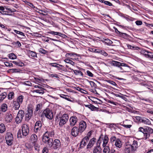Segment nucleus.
<instances>
[{
  "mask_svg": "<svg viewBox=\"0 0 153 153\" xmlns=\"http://www.w3.org/2000/svg\"><path fill=\"white\" fill-rule=\"evenodd\" d=\"M103 135L102 134H101L99 138V140L97 142V146L94 147L93 150V153H101L102 152V149L100 145V143L101 142L102 140H103Z\"/></svg>",
  "mask_w": 153,
  "mask_h": 153,
  "instance_id": "obj_1",
  "label": "nucleus"
},
{
  "mask_svg": "<svg viewBox=\"0 0 153 153\" xmlns=\"http://www.w3.org/2000/svg\"><path fill=\"white\" fill-rule=\"evenodd\" d=\"M42 142L48 146V147L51 148L52 146V143L53 140L52 139L50 138L47 136V133H45L43 134L42 138Z\"/></svg>",
  "mask_w": 153,
  "mask_h": 153,
  "instance_id": "obj_2",
  "label": "nucleus"
},
{
  "mask_svg": "<svg viewBox=\"0 0 153 153\" xmlns=\"http://www.w3.org/2000/svg\"><path fill=\"white\" fill-rule=\"evenodd\" d=\"M25 115V112L22 110H19L15 118V122L17 124L20 123L22 121Z\"/></svg>",
  "mask_w": 153,
  "mask_h": 153,
  "instance_id": "obj_3",
  "label": "nucleus"
},
{
  "mask_svg": "<svg viewBox=\"0 0 153 153\" xmlns=\"http://www.w3.org/2000/svg\"><path fill=\"white\" fill-rule=\"evenodd\" d=\"M44 115L47 118L51 120L53 118V113L49 108H46L43 111L41 117L44 116Z\"/></svg>",
  "mask_w": 153,
  "mask_h": 153,
  "instance_id": "obj_4",
  "label": "nucleus"
},
{
  "mask_svg": "<svg viewBox=\"0 0 153 153\" xmlns=\"http://www.w3.org/2000/svg\"><path fill=\"white\" fill-rule=\"evenodd\" d=\"M69 119L68 115V114H64L61 117H60L59 126H62L63 125L66 123L68 121Z\"/></svg>",
  "mask_w": 153,
  "mask_h": 153,
  "instance_id": "obj_5",
  "label": "nucleus"
},
{
  "mask_svg": "<svg viewBox=\"0 0 153 153\" xmlns=\"http://www.w3.org/2000/svg\"><path fill=\"white\" fill-rule=\"evenodd\" d=\"M136 119L140 123L147 125H151L150 120L146 117L137 116L136 117Z\"/></svg>",
  "mask_w": 153,
  "mask_h": 153,
  "instance_id": "obj_6",
  "label": "nucleus"
},
{
  "mask_svg": "<svg viewBox=\"0 0 153 153\" xmlns=\"http://www.w3.org/2000/svg\"><path fill=\"white\" fill-rule=\"evenodd\" d=\"M22 135L26 137L29 132L28 125V124H23L22 126Z\"/></svg>",
  "mask_w": 153,
  "mask_h": 153,
  "instance_id": "obj_7",
  "label": "nucleus"
},
{
  "mask_svg": "<svg viewBox=\"0 0 153 153\" xmlns=\"http://www.w3.org/2000/svg\"><path fill=\"white\" fill-rule=\"evenodd\" d=\"M28 112L25 114V120L28 121L31 119L33 114V109L31 107L28 108Z\"/></svg>",
  "mask_w": 153,
  "mask_h": 153,
  "instance_id": "obj_8",
  "label": "nucleus"
},
{
  "mask_svg": "<svg viewBox=\"0 0 153 153\" xmlns=\"http://www.w3.org/2000/svg\"><path fill=\"white\" fill-rule=\"evenodd\" d=\"M86 126L87 125L85 121L83 120H82L80 122L78 128L80 130V133L81 134L85 129Z\"/></svg>",
  "mask_w": 153,
  "mask_h": 153,
  "instance_id": "obj_9",
  "label": "nucleus"
},
{
  "mask_svg": "<svg viewBox=\"0 0 153 153\" xmlns=\"http://www.w3.org/2000/svg\"><path fill=\"white\" fill-rule=\"evenodd\" d=\"M79 133H80V130L77 127H74L71 130V134L74 137H76Z\"/></svg>",
  "mask_w": 153,
  "mask_h": 153,
  "instance_id": "obj_10",
  "label": "nucleus"
},
{
  "mask_svg": "<svg viewBox=\"0 0 153 153\" xmlns=\"http://www.w3.org/2000/svg\"><path fill=\"white\" fill-rule=\"evenodd\" d=\"M134 151L131 145H126L124 149V153H131Z\"/></svg>",
  "mask_w": 153,
  "mask_h": 153,
  "instance_id": "obj_11",
  "label": "nucleus"
},
{
  "mask_svg": "<svg viewBox=\"0 0 153 153\" xmlns=\"http://www.w3.org/2000/svg\"><path fill=\"white\" fill-rule=\"evenodd\" d=\"M61 143L60 140L57 139H55L53 143L52 148L54 149H56L60 147Z\"/></svg>",
  "mask_w": 153,
  "mask_h": 153,
  "instance_id": "obj_12",
  "label": "nucleus"
},
{
  "mask_svg": "<svg viewBox=\"0 0 153 153\" xmlns=\"http://www.w3.org/2000/svg\"><path fill=\"white\" fill-rule=\"evenodd\" d=\"M111 63L112 65L116 67H117L118 68L120 67V66H121L122 67L126 66L127 64L125 63H121L119 62L113 60L111 62Z\"/></svg>",
  "mask_w": 153,
  "mask_h": 153,
  "instance_id": "obj_13",
  "label": "nucleus"
},
{
  "mask_svg": "<svg viewBox=\"0 0 153 153\" xmlns=\"http://www.w3.org/2000/svg\"><path fill=\"white\" fill-rule=\"evenodd\" d=\"M77 121V118L75 116L71 117L70 119V125L72 126H75Z\"/></svg>",
  "mask_w": 153,
  "mask_h": 153,
  "instance_id": "obj_14",
  "label": "nucleus"
},
{
  "mask_svg": "<svg viewBox=\"0 0 153 153\" xmlns=\"http://www.w3.org/2000/svg\"><path fill=\"white\" fill-rule=\"evenodd\" d=\"M13 117L10 112H7L6 114L5 120L7 123H10L12 120Z\"/></svg>",
  "mask_w": 153,
  "mask_h": 153,
  "instance_id": "obj_15",
  "label": "nucleus"
},
{
  "mask_svg": "<svg viewBox=\"0 0 153 153\" xmlns=\"http://www.w3.org/2000/svg\"><path fill=\"white\" fill-rule=\"evenodd\" d=\"M48 33L49 34H51L54 35L59 36L64 38H66L67 37V36L65 34L59 32L51 31L48 32Z\"/></svg>",
  "mask_w": 153,
  "mask_h": 153,
  "instance_id": "obj_16",
  "label": "nucleus"
},
{
  "mask_svg": "<svg viewBox=\"0 0 153 153\" xmlns=\"http://www.w3.org/2000/svg\"><path fill=\"white\" fill-rule=\"evenodd\" d=\"M96 140V139L94 137L91 139L88 144L87 145V149H91L95 143Z\"/></svg>",
  "mask_w": 153,
  "mask_h": 153,
  "instance_id": "obj_17",
  "label": "nucleus"
},
{
  "mask_svg": "<svg viewBox=\"0 0 153 153\" xmlns=\"http://www.w3.org/2000/svg\"><path fill=\"white\" fill-rule=\"evenodd\" d=\"M10 12L7 11L5 10V6H0V13L2 15H11V14H8Z\"/></svg>",
  "mask_w": 153,
  "mask_h": 153,
  "instance_id": "obj_18",
  "label": "nucleus"
},
{
  "mask_svg": "<svg viewBox=\"0 0 153 153\" xmlns=\"http://www.w3.org/2000/svg\"><path fill=\"white\" fill-rule=\"evenodd\" d=\"M114 145L116 147L120 148L122 147L123 143L120 139L117 138V140L115 142Z\"/></svg>",
  "mask_w": 153,
  "mask_h": 153,
  "instance_id": "obj_19",
  "label": "nucleus"
},
{
  "mask_svg": "<svg viewBox=\"0 0 153 153\" xmlns=\"http://www.w3.org/2000/svg\"><path fill=\"white\" fill-rule=\"evenodd\" d=\"M31 140L33 143H35L37 142L38 140L37 136L35 134H33L31 136Z\"/></svg>",
  "mask_w": 153,
  "mask_h": 153,
  "instance_id": "obj_20",
  "label": "nucleus"
},
{
  "mask_svg": "<svg viewBox=\"0 0 153 153\" xmlns=\"http://www.w3.org/2000/svg\"><path fill=\"white\" fill-rule=\"evenodd\" d=\"M13 31L16 34L19 35L20 37H19L17 36V37L19 38H24V37H25L24 33L22 32L18 31L16 30H14Z\"/></svg>",
  "mask_w": 153,
  "mask_h": 153,
  "instance_id": "obj_21",
  "label": "nucleus"
},
{
  "mask_svg": "<svg viewBox=\"0 0 153 153\" xmlns=\"http://www.w3.org/2000/svg\"><path fill=\"white\" fill-rule=\"evenodd\" d=\"M126 121L128 122L129 124H123L122 125L123 127L127 128H130L132 126V122L130 120H126Z\"/></svg>",
  "mask_w": 153,
  "mask_h": 153,
  "instance_id": "obj_22",
  "label": "nucleus"
},
{
  "mask_svg": "<svg viewBox=\"0 0 153 153\" xmlns=\"http://www.w3.org/2000/svg\"><path fill=\"white\" fill-rule=\"evenodd\" d=\"M108 141V136L106 135H105L104 136V138L103 139V143L102 146L103 147L105 146L107 143Z\"/></svg>",
  "mask_w": 153,
  "mask_h": 153,
  "instance_id": "obj_23",
  "label": "nucleus"
},
{
  "mask_svg": "<svg viewBox=\"0 0 153 153\" xmlns=\"http://www.w3.org/2000/svg\"><path fill=\"white\" fill-rule=\"evenodd\" d=\"M13 107L15 110L19 109L20 107V104L16 101H13Z\"/></svg>",
  "mask_w": 153,
  "mask_h": 153,
  "instance_id": "obj_24",
  "label": "nucleus"
},
{
  "mask_svg": "<svg viewBox=\"0 0 153 153\" xmlns=\"http://www.w3.org/2000/svg\"><path fill=\"white\" fill-rule=\"evenodd\" d=\"M5 139L13 140V134L10 132L7 133L5 137Z\"/></svg>",
  "mask_w": 153,
  "mask_h": 153,
  "instance_id": "obj_25",
  "label": "nucleus"
},
{
  "mask_svg": "<svg viewBox=\"0 0 153 153\" xmlns=\"http://www.w3.org/2000/svg\"><path fill=\"white\" fill-rule=\"evenodd\" d=\"M7 109V106L6 104H3L1 107V111L3 112H5Z\"/></svg>",
  "mask_w": 153,
  "mask_h": 153,
  "instance_id": "obj_26",
  "label": "nucleus"
},
{
  "mask_svg": "<svg viewBox=\"0 0 153 153\" xmlns=\"http://www.w3.org/2000/svg\"><path fill=\"white\" fill-rule=\"evenodd\" d=\"M6 130L5 125L3 123H1L0 124V133H3Z\"/></svg>",
  "mask_w": 153,
  "mask_h": 153,
  "instance_id": "obj_27",
  "label": "nucleus"
},
{
  "mask_svg": "<svg viewBox=\"0 0 153 153\" xmlns=\"http://www.w3.org/2000/svg\"><path fill=\"white\" fill-rule=\"evenodd\" d=\"M60 97H62L63 98H64V99L66 100H67L68 101H70V102H74V101L73 100H71L70 99H69L68 98H67V97H69V96H68V95L62 94L60 95Z\"/></svg>",
  "mask_w": 153,
  "mask_h": 153,
  "instance_id": "obj_28",
  "label": "nucleus"
},
{
  "mask_svg": "<svg viewBox=\"0 0 153 153\" xmlns=\"http://www.w3.org/2000/svg\"><path fill=\"white\" fill-rule=\"evenodd\" d=\"M102 42L108 45H110L113 43L112 42L108 39H104V40Z\"/></svg>",
  "mask_w": 153,
  "mask_h": 153,
  "instance_id": "obj_29",
  "label": "nucleus"
},
{
  "mask_svg": "<svg viewBox=\"0 0 153 153\" xmlns=\"http://www.w3.org/2000/svg\"><path fill=\"white\" fill-rule=\"evenodd\" d=\"M39 11L37 13L44 16H46L48 15V11L45 10H38Z\"/></svg>",
  "mask_w": 153,
  "mask_h": 153,
  "instance_id": "obj_30",
  "label": "nucleus"
},
{
  "mask_svg": "<svg viewBox=\"0 0 153 153\" xmlns=\"http://www.w3.org/2000/svg\"><path fill=\"white\" fill-rule=\"evenodd\" d=\"M7 95L6 92H4L0 95V102H1L6 97Z\"/></svg>",
  "mask_w": 153,
  "mask_h": 153,
  "instance_id": "obj_31",
  "label": "nucleus"
},
{
  "mask_svg": "<svg viewBox=\"0 0 153 153\" xmlns=\"http://www.w3.org/2000/svg\"><path fill=\"white\" fill-rule=\"evenodd\" d=\"M133 148L134 149V151L136 150V149L137 148V141L134 140L133 141V143L132 145H131Z\"/></svg>",
  "mask_w": 153,
  "mask_h": 153,
  "instance_id": "obj_32",
  "label": "nucleus"
},
{
  "mask_svg": "<svg viewBox=\"0 0 153 153\" xmlns=\"http://www.w3.org/2000/svg\"><path fill=\"white\" fill-rule=\"evenodd\" d=\"M23 98L24 96L22 95H21L18 97L16 101L18 102L20 104H22V102Z\"/></svg>",
  "mask_w": 153,
  "mask_h": 153,
  "instance_id": "obj_33",
  "label": "nucleus"
},
{
  "mask_svg": "<svg viewBox=\"0 0 153 153\" xmlns=\"http://www.w3.org/2000/svg\"><path fill=\"white\" fill-rule=\"evenodd\" d=\"M74 72L75 75H80L81 76H83L82 73L79 70H75L73 71Z\"/></svg>",
  "mask_w": 153,
  "mask_h": 153,
  "instance_id": "obj_34",
  "label": "nucleus"
},
{
  "mask_svg": "<svg viewBox=\"0 0 153 153\" xmlns=\"http://www.w3.org/2000/svg\"><path fill=\"white\" fill-rule=\"evenodd\" d=\"M9 58L12 59H14L16 58V56L13 53H10L8 55Z\"/></svg>",
  "mask_w": 153,
  "mask_h": 153,
  "instance_id": "obj_35",
  "label": "nucleus"
},
{
  "mask_svg": "<svg viewBox=\"0 0 153 153\" xmlns=\"http://www.w3.org/2000/svg\"><path fill=\"white\" fill-rule=\"evenodd\" d=\"M103 149V153H109L110 148L108 146H105Z\"/></svg>",
  "mask_w": 153,
  "mask_h": 153,
  "instance_id": "obj_36",
  "label": "nucleus"
},
{
  "mask_svg": "<svg viewBox=\"0 0 153 153\" xmlns=\"http://www.w3.org/2000/svg\"><path fill=\"white\" fill-rule=\"evenodd\" d=\"M65 62L67 63H70L72 65H74L75 63L74 62L71 60H70L68 59H65Z\"/></svg>",
  "mask_w": 153,
  "mask_h": 153,
  "instance_id": "obj_37",
  "label": "nucleus"
},
{
  "mask_svg": "<svg viewBox=\"0 0 153 153\" xmlns=\"http://www.w3.org/2000/svg\"><path fill=\"white\" fill-rule=\"evenodd\" d=\"M39 52L41 53L47 55H48V51L43 48H40L39 50Z\"/></svg>",
  "mask_w": 153,
  "mask_h": 153,
  "instance_id": "obj_38",
  "label": "nucleus"
},
{
  "mask_svg": "<svg viewBox=\"0 0 153 153\" xmlns=\"http://www.w3.org/2000/svg\"><path fill=\"white\" fill-rule=\"evenodd\" d=\"M33 92H36V93H38L39 94H44V90H40V89H36L34 90L33 91Z\"/></svg>",
  "mask_w": 153,
  "mask_h": 153,
  "instance_id": "obj_39",
  "label": "nucleus"
},
{
  "mask_svg": "<svg viewBox=\"0 0 153 153\" xmlns=\"http://www.w3.org/2000/svg\"><path fill=\"white\" fill-rule=\"evenodd\" d=\"M42 105L41 103H40L38 104L36 106L35 112H36L39 110H40L42 108Z\"/></svg>",
  "mask_w": 153,
  "mask_h": 153,
  "instance_id": "obj_40",
  "label": "nucleus"
},
{
  "mask_svg": "<svg viewBox=\"0 0 153 153\" xmlns=\"http://www.w3.org/2000/svg\"><path fill=\"white\" fill-rule=\"evenodd\" d=\"M146 57L147 58L153 59V53L148 51V53H147Z\"/></svg>",
  "mask_w": 153,
  "mask_h": 153,
  "instance_id": "obj_41",
  "label": "nucleus"
},
{
  "mask_svg": "<svg viewBox=\"0 0 153 153\" xmlns=\"http://www.w3.org/2000/svg\"><path fill=\"white\" fill-rule=\"evenodd\" d=\"M47 133V136L50 138V137H52L54 135V132L51 131V132L46 131L45 133Z\"/></svg>",
  "mask_w": 153,
  "mask_h": 153,
  "instance_id": "obj_42",
  "label": "nucleus"
},
{
  "mask_svg": "<svg viewBox=\"0 0 153 153\" xmlns=\"http://www.w3.org/2000/svg\"><path fill=\"white\" fill-rule=\"evenodd\" d=\"M50 65L52 66L59 68L60 67H62V66L56 63H51Z\"/></svg>",
  "mask_w": 153,
  "mask_h": 153,
  "instance_id": "obj_43",
  "label": "nucleus"
},
{
  "mask_svg": "<svg viewBox=\"0 0 153 153\" xmlns=\"http://www.w3.org/2000/svg\"><path fill=\"white\" fill-rule=\"evenodd\" d=\"M14 92H10L8 95V98L9 100H11L13 98V97H14Z\"/></svg>",
  "mask_w": 153,
  "mask_h": 153,
  "instance_id": "obj_44",
  "label": "nucleus"
},
{
  "mask_svg": "<svg viewBox=\"0 0 153 153\" xmlns=\"http://www.w3.org/2000/svg\"><path fill=\"white\" fill-rule=\"evenodd\" d=\"M35 126L41 128L42 126V122L40 121H37L35 124Z\"/></svg>",
  "mask_w": 153,
  "mask_h": 153,
  "instance_id": "obj_45",
  "label": "nucleus"
},
{
  "mask_svg": "<svg viewBox=\"0 0 153 153\" xmlns=\"http://www.w3.org/2000/svg\"><path fill=\"white\" fill-rule=\"evenodd\" d=\"M29 54L30 55H31L32 57H37L36 53L33 51H30L29 52Z\"/></svg>",
  "mask_w": 153,
  "mask_h": 153,
  "instance_id": "obj_46",
  "label": "nucleus"
},
{
  "mask_svg": "<svg viewBox=\"0 0 153 153\" xmlns=\"http://www.w3.org/2000/svg\"><path fill=\"white\" fill-rule=\"evenodd\" d=\"M146 129L147 130V133L152 134L153 132V129L151 128L147 127H146Z\"/></svg>",
  "mask_w": 153,
  "mask_h": 153,
  "instance_id": "obj_47",
  "label": "nucleus"
},
{
  "mask_svg": "<svg viewBox=\"0 0 153 153\" xmlns=\"http://www.w3.org/2000/svg\"><path fill=\"white\" fill-rule=\"evenodd\" d=\"M123 72H128V70L127 69L126 67L128 68L129 69H130V67L129 66L127 65L126 66H123Z\"/></svg>",
  "mask_w": 153,
  "mask_h": 153,
  "instance_id": "obj_48",
  "label": "nucleus"
},
{
  "mask_svg": "<svg viewBox=\"0 0 153 153\" xmlns=\"http://www.w3.org/2000/svg\"><path fill=\"white\" fill-rule=\"evenodd\" d=\"M140 52L141 54H143L146 57L147 53H148V51L143 49L140 51Z\"/></svg>",
  "mask_w": 153,
  "mask_h": 153,
  "instance_id": "obj_49",
  "label": "nucleus"
},
{
  "mask_svg": "<svg viewBox=\"0 0 153 153\" xmlns=\"http://www.w3.org/2000/svg\"><path fill=\"white\" fill-rule=\"evenodd\" d=\"M119 35L120 36L124 38H125V37H128L129 36V35L128 34H127L126 33H122L121 32H120V33Z\"/></svg>",
  "mask_w": 153,
  "mask_h": 153,
  "instance_id": "obj_50",
  "label": "nucleus"
},
{
  "mask_svg": "<svg viewBox=\"0 0 153 153\" xmlns=\"http://www.w3.org/2000/svg\"><path fill=\"white\" fill-rule=\"evenodd\" d=\"M7 144L8 146H11L13 143L12 141L13 140H11L10 139L6 140Z\"/></svg>",
  "mask_w": 153,
  "mask_h": 153,
  "instance_id": "obj_51",
  "label": "nucleus"
},
{
  "mask_svg": "<svg viewBox=\"0 0 153 153\" xmlns=\"http://www.w3.org/2000/svg\"><path fill=\"white\" fill-rule=\"evenodd\" d=\"M23 136L22 135V133L21 132V131L20 130H19L18 131V132L17 133V137L18 138H22V136Z\"/></svg>",
  "mask_w": 153,
  "mask_h": 153,
  "instance_id": "obj_52",
  "label": "nucleus"
},
{
  "mask_svg": "<svg viewBox=\"0 0 153 153\" xmlns=\"http://www.w3.org/2000/svg\"><path fill=\"white\" fill-rule=\"evenodd\" d=\"M117 138L115 136H112L110 138V141L111 142H113L116 141Z\"/></svg>",
  "mask_w": 153,
  "mask_h": 153,
  "instance_id": "obj_53",
  "label": "nucleus"
},
{
  "mask_svg": "<svg viewBox=\"0 0 153 153\" xmlns=\"http://www.w3.org/2000/svg\"><path fill=\"white\" fill-rule=\"evenodd\" d=\"M86 141H85V140L83 141V139L82 140L80 144V146H81V147H83L85 146L86 144Z\"/></svg>",
  "mask_w": 153,
  "mask_h": 153,
  "instance_id": "obj_54",
  "label": "nucleus"
},
{
  "mask_svg": "<svg viewBox=\"0 0 153 153\" xmlns=\"http://www.w3.org/2000/svg\"><path fill=\"white\" fill-rule=\"evenodd\" d=\"M5 65L7 67H12L13 65L12 63H10L8 62H4Z\"/></svg>",
  "mask_w": 153,
  "mask_h": 153,
  "instance_id": "obj_55",
  "label": "nucleus"
},
{
  "mask_svg": "<svg viewBox=\"0 0 153 153\" xmlns=\"http://www.w3.org/2000/svg\"><path fill=\"white\" fill-rule=\"evenodd\" d=\"M89 82L91 87H94L95 88L97 86L96 84L94 82L92 81H89Z\"/></svg>",
  "mask_w": 153,
  "mask_h": 153,
  "instance_id": "obj_56",
  "label": "nucleus"
},
{
  "mask_svg": "<svg viewBox=\"0 0 153 153\" xmlns=\"http://www.w3.org/2000/svg\"><path fill=\"white\" fill-rule=\"evenodd\" d=\"M41 128H39V127L35 126L34 128V131L35 133H37L38 131L40 130Z\"/></svg>",
  "mask_w": 153,
  "mask_h": 153,
  "instance_id": "obj_57",
  "label": "nucleus"
},
{
  "mask_svg": "<svg viewBox=\"0 0 153 153\" xmlns=\"http://www.w3.org/2000/svg\"><path fill=\"white\" fill-rule=\"evenodd\" d=\"M74 55H75L77 56H78L79 55L75 53H67L66 54V56H74Z\"/></svg>",
  "mask_w": 153,
  "mask_h": 153,
  "instance_id": "obj_58",
  "label": "nucleus"
},
{
  "mask_svg": "<svg viewBox=\"0 0 153 153\" xmlns=\"http://www.w3.org/2000/svg\"><path fill=\"white\" fill-rule=\"evenodd\" d=\"M104 3L105 4L108 5L109 6H111L112 5V4L111 3L108 1H104Z\"/></svg>",
  "mask_w": 153,
  "mask_h": 153,
  "instance_id": "obj_59",
  "label": "nucleus"
},
{
  "mask_svg": "<svg viewBox=\"0 0 153 153\" xmlns=\"http://www.w3.org/2000/svg\"><path fill=\"white\" fill-rule=\"evenodd\" d=\"M86 73L88 74V75L90 77H92L94 76V74L90 71H86Z\"/></svg>",
  "mask_w": 153,
  "mask_h": 153,
  "instance_id": "obj_60",
  "label": "nucleus"
},
{
  "mask_svg": "<svg viewBox=\"0 0 153 153\" xmlns=\"http://www.w3.org/2000/svg\"><path fill=\"white\" fill-rule=\"evenodd\" d=\"M107 82L108 83H110V84L112 85H113L116 86L117 85L116 84V83L115 82H114V81H111V80H108L107 81Z\"/></svg>",
  "mask_w": 153,
  "mask_h": 153,
  "instance_id": "obj_61",
  "label": "nucleus"
},
{
  "mask_svg": "<svg viewBox=\"0 0 153 153\" xmlns=\"http://www.w3.org/2000/svg\"><path fill=\"white\" fill-rule=\"evenodd\" d=\"M140 85L142 86H143L146 87L148 89H149V88H148V87H149V85L147 84L144 83L143 82L140 83Z\"/></svg>",
  "mask_w": 153,
  "mask_h": 153,
  "instance_id": "obj_62",
  "label": "nucleus"
},
{
  "mask_svg": "<svg viewBox=\"0 0 153 153\" xmlns=\"http://www.w3.org/2000/svg\"><path fill=\"white\" fill-rule=\"evenodd\" d=\"M100 53L104 55L105 56H107L108 55V54L106 52H105L103 50H101Z\"/></svg>",
  "mask_w": 153,
  "mask_h": 153,
  "instance_id": "obj_63",
  "label": "nucleus"
},
{
  "mask_svg": "<svg viewBox=\"0 0 153 153\" xmlns=\"http://www.w3.org/2000/svg\"><path fill=\"white\" fill-rule=\"evenodd\" d=\"M50 76L51 77H56V78H59V77L58 76V75L56 74H50Z\"/></svg>",
  "mask_w": 153,
  "mask_h": 153,
  "instance_id": "obj_64",
  "label": "nucleus"
}]
</instances>
